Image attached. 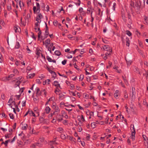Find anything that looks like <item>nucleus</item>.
<instances>
[{
	"mask_svg": "<svg viewBox=\"0 0 148 148\" xmlns=\"http://www.w3.org/2000/svg\"><path fill=\"white\" fill-rule=\"evenodd\" d=\"M60 112V109L59 107L58 106H56L55 108L54 111L53 112V113L51 114V116H52L53 115L55 114V112H56V113L55 114L57 115L56 117L57 119V120L59 121H61L63 120L62 118L60 119L59 118H58V117L61 116L60 114H58V113Z\"/></svg>",
	"mask_w": 148,
	"mask_h": 148,
	"instance_id": "f257e3e1",
	"label": "nucleus"
},
{
	"mask_svg": "<svg viewBox=\"0 0 148 148\" xmlns=\"http://www.w3.org/2000/svg\"><path fill=\"white\" fill-rule=\"evenodd\" d=\"M43 17V16L41 14L39 13L36 18V21L38 22H41V19Z\"/></svg>",
	"mask_w": 148,
	"mask_h": 148,
	"instance_id": "f03ea898",
	"label": "nucleus"
},
{
	"mask_svg": "<svg viewBox=\"0 0 148 148\" xmlns=\"http://www.w3.org/2000/svg\"><path fill=\"white\" fill-rule=\"evenodd\" d=\"M53 85L56 87V88H58H58L61 89L60 84H58V82L57 81H54L53 83Z\"/></svg>",
	"mask_w": 148,
	"mask_h": 148,
	"instance_id": "7ed1b4c3",
	"label": "nucleus"
},
{
	"mask_svg": "<svg viewBox=\"0 0 148 148\" xmlns=\"http://www.w3.org/2000/svg\"><path fill=\"white\" fill-rule=\"evenodd\" d=\"M103 48L105 51H107L108 52L109 51H110V50L112 51V49H111L110 47L108 45H104Z\"/></svg>",
	"mask_w": 148,
	"mask_h": 148,
	"instance_id": "20e7f679",
	"label": "nucleus"
},
{
	"mask_svg": "<svg viewBox=\"0 0 148 148\" xmlns=\"http://www.w3.org/2000/svg\"><path fill=\"white\" fill-rule=\"evenodd\" d=\"M38 142H40L41 143L43 144H46L47 143V142L44 140V138L43 137H40L38 140Z\"/></svg>",
	"mask_w": 148,
	"mask_h": 148,
	"instance_id": "39448f33",
	"label": "nucleus"
},
{
	"mask_svg": "<svg viewBox=\"0 0 148 148\" xmlns=\"http://www.w3.org/2000/svg\"><path fill=\"white\" fill-rule=\"evenodd\" d=\"M36 95L37 96H40L41 95V92H42V90L41 91L40 90L39 88L38 87H37L36 89Z\"/></svg>",
	"mask_w": 148,
	"mask_h": 148,
	"instance_id": "423d86ee",
	"label": "nucleus"
},
{
	"mask_svg": "<svg viewBox=\"0 0 148 148\" xmlns=\"http://www.w3.org/2000/svg\"><path fill=\"white\" fill-rule=\"evenodd\" d=\"M143 19L145 21L144 24L146 25H147L148 24V16H143Z\"/></svg>",
	"mask_w": 148,
	"mask_h": 148,
	"instance_id": "0eeeda50",
	"label": "nucleus"
},
{
	"mask_svg": "<svg viewBox=\"0 0 148 148\" xmlns=\"http://www.w3.org/2000/svg\"><path fill=\"white\" fill-rule=\"evenodd\" d=\"M33 10L34 13H36V12H37L38 10L39 11L38 13L39 12L40 9V7H39L38 8H36V6H34L33 8Z\"/></svg>",
	"mask_w": 148,
	"mask_h": 148,
	"instance_id": "6e6552de",
	"label": "nucleus"
},
{
	"mask_svg": "<svg viewBox=\"0 0 148 148\" xmlns=\"http://www.w3.org/2000/svg\"><path fill=\"white\" fill-rule=\"evenodd\" d=\"M21 125H22V128L23 130H25L27 129V125L26 124L22 123H21Z\"/></svg>",
	"mask_w": 148,
	"mask_h": 148,
	"instance_id": "1a4fd4ad",
	"label": "nucleus"
},
{
	"mask_svg": "<svg viewBox=\"0 0 148 148\" xmlns=\"http://www.w3.org/2000/svg\"><path fill=\"white\" fill-rule=\"evenodd\" d=\"M47 59L49 62H53L54 63H56V61L54 60H52V59L50 58L49 56H47Z\"/></svg>",
	"mask_w": 148,
	"mask_h": 148,
	"instance_id": "9d476101",
	"label": "nucleus"
},
{
	"mask_svg": "<svg viewBox=\"0 0 148 148\" xmlns=\"http://www.w3.org/2000/svg\"><path fill=\"white\" fill-rule=\"evenodd\" d=\"M141 4V1H139L136 2V3L135 5L138 8H140Z\"/></svg>",
	"mask_w": 148,
	"mask_h": 148,
	"instance_id": "9b49d317",
	"label": "nucleus"
},
{
	"mask_svg": "<svg viewBox=\"0 0 148 148\" xmlns=\"http://www.w3.org/2000/svg\"><path fill=\"white\" fill-rule=\"evenodd\" d=\"M45 42V46L46 47H47L48 45L50 44V40L49 38L47 39Z\"/></svg>",
	"mask_w": 148,
	"mask_h": 148,
	"instance_id": "f8f14e48",
	"label": "nucleus"
},
{
	"mask_svg": "<svg viewBox=\"0 0 148 148\" xmlns=\"http://www.w3.org/2000/svg\"><path fill=\"white\" fill-rule=\"evenodd\" d=\"M38 31L39 32L38 33V39H39L40 38V35L41 34V30L40 29V28H38V30L36 31V32H37Z\"/></svg>",
	"mask_w": 148,
	"mask_h": 148,
	"instance_id": "ddd939ff",
	"label": "nucleus"
},
{
	"mask_svg": "<svg viewBox=\"0 0 148 148\" xmlns=\"http://www.w3.org/2000/svg\"><path fill=\"white\" fill-rule=\"evenodd\" d=\"M135 133L134 132H132L131 136H130L131 139H132L133 141L135 139Z\"/></svg>",
	"mask_w": 148,
	"mask_h": 148,
	"instance_id": "4468645a",
	"label": "nucleus"
},
{
	"mask_svg": "<svg viewBox=\"0 0 148 148\" xmlns=\"http://www.w3.org/2000/svg\"><path fill=\"white\" fill-rule=\"evenodd\" d=\"M50 109V108L49 106H46L45 109L46 113L47 114H48L49 112Z\"/></svg>",
	"mask_w": 148,
	"mask_h": 148,
	"instance_id": "2eb2a0df",
	"label": "nucleus"
},
{
	"mask_svg": "<svg viewBox=\"0 0 148 148\" xmlns=\"http://www.w3.org/2000/svg\"><path fill=\"white\" fill-rule=\"evenodd\" d=\"M30 18V15L29 14H28L25 17V21H28V20Z\"/></svg>",
	"mask_w": 148,
	"mask_h": 148,
	"instance_id": "dca6fc26",
	"label": "nucleus"
},
{
	"mask_svg": "<svg viewBox=\"0 0 148 148\" xmlns=\"http://www.w3.org/2000/svg\"><path fill=\"white\" fill-rule=\"evenodd\" d=\"M125 40L126 41V45L127 46L129 47L130 45V40L129 38H126Z\"/></svg>",
	"mask_w": 148,
	"mask_h": 148,
	"instance_id": "f3484780",
	"label": "nucleus"
},
{
	"mask_svg": "<svg viewBox=\"0 0 148 148\" xmlns=\"http://www.w3.org/2000/svg\"><path fill=\"white\" fill-rule=\"evenodd\" d=\"M28 75V77H27V78H32L34 76V75H35V74L34 73H33L32 74H29Z\"/></svg>",
	"mask_w": 148,
	"mask_h": 148,
	"instance_id": "a211bd4d",
	"label": "nucleus"
},
{
	"mask_svg": "<svg viewBox=\"0 0 148 148\" xmlns=\"http://www.w3.org/2000/svg\"><path fill=\"white\" fill-rule=\"evenodd\" d=\"M45 38H46L47 37V36L49 34V30H46L45 31Z\"/></svg>",
	"mask_w": 148,
	"mask_h": 148,
	"instance_id": "6ab92c4d",
	"label": "nucleus"
},
{
	"mask_svg": "<svg viewBox=\"0 0 148 148\" xmlns=\"http://www.w3.org/2000/svg\"><path fill=\"white\" fill-rule=\"evenodd\" d=\"M119 92V91L118 90H116L114 94V97H118V94Z\"/></svg>",
	"mask_w": 148,
	"mask_h": 148,
	"instance_id": "aec40b11",
	"label": "nucleus"
},
{
	"mask_svg": "<svg viewBox=\"0 0 148 148\" xmlns=\"http://www.w3.org/2000/svg\"><path fill=\"white\" fill-rule=\"evenodd\" d=\"M36 145L37 146H38L39 147H42V145H43V144L41 143L40 142H38L37 143H36Z\"/></svg>",
	"mask_w": 148,
	"mask_h": 148,
	"instance_id": "412c9836",
	"label": "nucleus"
},
{
	"mask_svg": "<svg viewBox=\"0 0 148 148\" xmlns=\"http://www.w3.org/2000/svg\"><path fill=\"white\" fill-rule=\"evenodd\" d=\"M122 19L125 22H126V19L125 15L124 14H122Z\"/></svg>",
	"mask_w": 148,
	"mask_h": 148,
	"instance_id": "4be33fe9",
	"label": "nucleus"
},
{
	"mask_svg": "<svg viewBox=\"0 0 148 148\" xmlns=\"http://www.w3.org/2000/svg\"><path fill=\"white\" fill-rule=\"evenodd\" d=\"M20 45L19 43L18 42H16V45L15 46V48L16 49H18L20 47Z\"/></svg>",
	"mask_w": 148,
	"mask_h": 148,
	"instance_id": "5701e85b",
	"label": "nucleus"
},
{
	"mask_svg": "<svg viewBox=\"0 0 148 148\" xmlns=\"http://www.w3.org/2000/svg\"><path fill=\"white\" fill-rule=\"evenodd\" d=\"M135 88H134V90L133 89V87H132V99L133 98V97H134L135 95Z\"/></svg>",
	"mask_w": 148,
	"mask_h": 148,
	"instance_id": "b1692460",
	"label": "nucleus"
},
{
	"mask_svg": "<svg viewBox=\"0 0 148 148\" xmlns=\"http://www.w3.org/2000/svg\"><path fill=\"white\" fill-rule=\"evenodd\" d=\"M55 53L56 55L58 56H59L61 55V53L59 51H56L55 52Z\"/></svg>",
	"mask_w": 148,
	"mask_h": 148,
	"instance_id": "393cba45",
	"label": "nucleus"
},
{
	"mask_svg": "<svg viewBox=\"0 0 148 148\" xmlns=\"http://www.w3.org/2000/svg\"><path fill=\"white\" fill-rule=\"evenodd\" d=\"M9 141V140H7L5 141V142H3L2 143V144H4L5 146H7L8 143Z\"/></svg>",
	"mask_w": 148,
	"mask_h": 148,
	"instance_id": "a878e982",
	"label": "nucleus"
},
{
	"mask_svg": "<svg viewBox=\"0 0 148 148\" xmlns=\"http://www.w3.org/2000/svg\"><path fill=\"white\" fill-rule=\"evenodd\" d=\"M47 119H44L43 117H40V121L41 122H43L44 121H47Z\"/></svg>",
	"mask_w": 148,
	"mask_h": 148,
	"instance_id": "bb28decb",
	"label": "nucleus"
},
{
	"mask_svg": "<svg viewBox=\"0 0 148 148\" xmlns=\"http://www.w3.org/2000/svg\"><path fill=\"white\" fill-rule=\"evenodd\" d=\"M41 51L40 50H36V54L38 56V57L39 56L40 54L41 53L40 52Z\"/></svg>",
	"mask_w": 148,
	"mask_h": 148,
	"instance_id": "cd10ccee",
	"label": "nucleus"
},
{
	"mask_svg": "<svg viewBox=\"0 0 148 148\" xmlns=\"http://www.w3.org/2000/svg\"><path fill=\"white\" fill-rule=\"evenodd\" d=\"M16 123H14V125L13 126V129H12L11 130V131L12 132H13L15 130V128L16 127Z\"/></svg>",
	"mask_w": 148,
	"mask_h": 148,
	"instance_id": "c85d7f7f",
	"label": "nucleus"
},
{
	"mask_svg": "<svg viewBox=\"0 0 148 148\" xmlns=\"http://www.w3.org/2000/svg\"><path fill=\"white\" fill-rule=\"evenodd\" d=\"M112 52V51L111 50H110V51H109L107 53H105V56H107V57L109 56L110 55H111V53Z\"/></svg>",
	"mask_w": 148,
	"mask_h": 148,
	"instance_id": "c756f323",
	"label": "nucleus"
},
{
	"mask_svg": "<svg viewBox=\"0 0 148 148\" xmlns=\"http://www.w3.org/2000/svg\"><path fill=\"white\" fill-rule=\"evenodd\" d=\"M126 34L129 36H130L132 35V33L129 31L126 30Z\"/></svg>",
	"mask_w": 148,
	"mask_h": 148,
	"instance_id": "7c9ffc66",
	"label": "nucleus"
},
{
	"mask_svg": "<svg viewBox=\"0 0 148 148\" xmlns=\"http://www.w3.org/2000/svg\"><path fill=\"white\" fill-rule=\"evenodd\" d=\"M61 137L62 139H65L66 138V136L64 134H62L61 135Z\"/></svg>",
	"mask_w": 148,
	"mask_h": 148,
	"instance_id": "2f4dec72",
	"label": "nucleus"
},
{
	"mask_svg": "<svg viewBox=\"0 0 148 148\" xmlns=\"http://www.w3.org/2000/svg\"><path fill=\"white\" fill-rule=\"evenodd\" d=\"M58 131L60 133H62L63 130V129L62 127H59L58 130Z\"/></svg>",
	"mask_w": 148,
	"mask_h": 148,
	"instance_id": "473e14b6",
	"label": "nucleus"
},
{
	"mask_svg": "<svg viewBox=\"0 0 148 148\" xmlns=\"http://www.w3.org/2000/svg\"><path fill=\"white\" fill-rule=\"evenodd\" d=\"M131 127H132V130H133V131H132V132H134V133H135V129L134 127V126L133 125H131Z\"/></svg>",
	"mask_w": 148,
	"mask_h": 148,
	"instance_id": "72a5a7b5",
	"label": "nucleus"
},
{
	"mask_svg": "<svg viewBox=\"0 0 148 148\" xmlns=\"http://www.w3.org/2000/svg\"><path fill=\"white\" fill-rule=\"evenodd\" d=\"M94 10L93 8H89L87 10V12H90V11H92Z\"/></svg>",
	"mask_w": 148,
	"mask_h": 148,
	"instance_id": "f704fd0d",
	"label": "nucleus"
},
{
	"mask_svg": "<svg viewBox=\"0 0 148 148\" xmlns=\"http://www.w3.org/2000/svg\"><path fill=\"white\" fill-rule=\"evenodd\" d=\"M13 73H14V74H18V71L16 69H14L13 71Z\"/></svg>",
	"mask_w": 148,
	"mask_h": 148,
	"instance_id": "c9c22d12",
	"label": "nucleus"
},
{
	"mask_svg": "<svg viewBox=\"0 0 148 148\" xmlns=\"http://www.w3.org/2000/svg\"><path fill=\"white\" fill-rule=\"evenodd\" d=\"M79 117L81 118V120L82 121H85V119L82 115H81V117L80 116H79Z\"/></svg>",
	"mask_w": 148,
	"mask_h": 148,
	"instance_id": "e433bc0d",
	"label": "nucleus"
},
{
	"mask_svg": "<svg viewBox=\"0 0 148 148\" xmlns=\"http://www.w3.org/2000/svg\"><path fill=\"white\" fill-rule=\"evenodd\" d=\"M25 89L24 88H21L20 89L19 92L21 93V94L23 92Z\"/></svg>",
	"mask_w": 148,
	"mask_h": 148,
	"instance_id": "4c0bfd02",
	"label": "nucleus"
},
{
	"mask_svg": "<svg viewBox=\"0 0 148 148\" xmlns=\"http://www.w3.org/2000/svg\"><path fill=\"white\" fill-rule=\"evenodd\" d=\"M122 78L123 79V80L124 81V82L126 84L127 83V79L124 77L123 76H122Z\"/></svg>",
	"mask_w": 148,
	"mask_h": 148,
	"instance_id": "58836bf2",
	"label": "nucleus"
},
{
	"mask_svg": "<svg viewBox=\"0 0 148 148\" xmlns=\"http://www.w3.org/2000/svg\"><path fill=\"white\" fill-rule=\"evenodd\" d=\"M0 24L2 25H3L4 24V22L1 19H0Z\"/></svg>",
	"mask_w": 148,
	"mask_h": 148,
	"instance_id": "ea45409f",
	"label": "nucleus"
},
{
	"mask_svg": "<svg viewBox=\"0 0 148 148\" xmlns=\"http://www.w3.org/2000/svg\"><path fill=\"white\" fill-rule=\"evenodd\" d=\"M84 78V75H80V77L79 78V80H82Z\"/></svg>",
	"mask_w": 148,
	"mask_h": 148,
	"instance_id": "a19ab883",
	"label": "nucleus"
},
{
	"mask_svg": "<svg viewBox=\"0 0 148 148\" xmlns=\"http://www.w3.org/2000/svg\"><path fill=\"white\" fill-rule=\"evenodd\" d=\"M95 122L92 123L91 124V126L93 128H94L95 127Z\"/></svg>",
	"mask_w": 148,
	"mask_h": 148,
	"instance_id": "79ce46f5",
	"label": "nucleus"
},
{
	"mask_svg": "<svg viewBox=\"0 0 148 148\" xmlns=\"http://www.w3.org/2000/svg\"><path fill=\"white\" fill-rule=\"evenodd\" d=\"M66 61L67 60H64L62 62V63L63 65H64L66 63Z\"/></svg>",
	"mask_w": 148,
	"mask_h": 148,
	"instance_id": "37998d69",
	"label": "nucleus"
},
{
	"mask_svg": "<svg viewBox=\"0 0 148 148\" xmlns=\"http://www.w3.org/2000/svg\"><path fill=\"white\" fill-rule=\"evenodd\" d=\"M3 58L1 54L0 53V63H1L3 61Z\"/></svg>",
	"mask_w": 148,
	"mask_h": 148,
	"instance_id": "c03bdc74",
	"label": "nucleus"
},
{
	"mask_svg": "<svg viewBox=\"0 0 148 148\" xmlns=\"http://www.w3.org/2000/svg\"><path fill=\"white\" fill-rule=\"evenodd\" d=\"M10 118L12 119H14V116L12 114L10 113Z\"/></svg>",
	"mask_w": 148,
	"mask_h": 148,
	"instance_id": "a18cd8bd",
	"label": "nucleus"
},
{
	"mask_svg": "<svg viewBox=\"0 0 148 148\" xmlns=\"http://www.w3.org/2000/svg\"><path fill=\"white\" fill-rule=\"evenodd\" d=\"M29 114H32V115L33 116H35V114L32 111H30Z\"/></svg>",
	"mask_w": 148,
	"mask_h": 148,
	"instance_id": "49530a36",
	"label": "nucleus"
},
{
	"mask_svg": "<svg viewBox=\"0 0 148 148\" xmlns=\"http://www.w3.org/2000/svg\"><path fill=\"white\" fill-rule=\"evenodd\" d=\"M92 12H93V11H91V21L92 22H92L93 21V20H94V18L92 16Z\"/></svg>",
	"mask_w": 148,
	"mask_h": 148,
	"instance_id": "de8ad7c7",
	"label": "nucleus"
},
{
	"mask_svg": "<svg viewBox=\"0 0 148 148\" xmlns=\"http://www.w3.org/2000/svg\"><path fill=\"white\" fill-rule=\"evenodd\" d=\"M51 74H52L53 77H56V74L55 72L53 71Z\"/></svg>",
	"mask_w": 148,
	"mask_h": 148,
	"instance_id": "09e8293b",
	"label": "nucleus"
},
{
	"mask_svg": "<svg viewBox=\"0 0 148 148\" xmlns=\"http://www.w3.org/2000/svg\"><path fill=\"white\" fill-rule=\"evenodd\" d=\"M60 90L58 89V88H56V90L55 91V92L57 94V92H59L60 91Z\"/></svg>",
	"mask_w": 148,
	"mask_h": 148,
	"instance_id": "8fccbe9b",
	"label": "nucleus"
},
{
	"mask_svg": "<svg viewBox=\"0 0 148 148\" xmlns=\"http://www.w3.org/2000/svg\"><path fill=\"white\" fill-rule=\"evenodd\" d=\"M57 23H58V22L57 21L55 20L54 21L53 24L55 26H57Z\"/></svg>",
	"mask_w": 148,
	"mask_h": 148,
	"instance_id": "3c124183",
	"label": "nucleus"
},
{
	"mask_svg": "<svg viewBox=\"0 0 148 148\" xmlns=\"http://www.w3.org/2000/svg\"><path fill=\"white\" fill-rule=\"evenodd\" d=\"M32 37L34 38V40H36V37H35L34 36V34L32 33Z\"/></svg>",
	"mask_w": 148,
	"mask_h": 148,
	"instance_id": "603ef678",
	"label": "nucleus"
},
{
	"mask_svg": "<svg viewBox=\"0 0 148 148\" xmlns=\"http://www.w3.org/2000/svg\"><path fill=\"white\" fill-rule=\"evenodd\" d=\"M1 129L3 132H6L7 131V130L6 129L4 128L3 127H1Z\"/></svg>",
	"mask_w": 148,
	"mask_h": 148,
	"instance_id": "864d4df0",
	"label": "nucleus"
},
{
	"mask_svg": "<svg viewBox=\"0 0 148 148\" xmlns=\"http://www.w3.org/2000/svg\"><path fill=\"white\" fill-rule=\"evenodd\" d=\"M59 97L60 98H62L64 96V95L62 93H60L59 94Z\"/></svg>",
	"mask_w": 148,
	"mask_h": 148,
	"instance_id": "5fc2aeb1",
	"label": "nucleus"
},
{
	"mask_svg": "<svg viewBox=\"0 0 148 148\" xmlns=\"http://www.w3.org/2000/svg\"><path fill=\"white\" fill-rule=\"evenodd\" d=\"M126 61L127 62V64L128 65H130L132 62V61H130L128 62H127V60H126Z\"/></svg>",
	"mask_w": 148,
	"mask_h": 148,
	"instance_id": "6e6d98bb",
	"label": "nucleus"
},
{
	"mask_svg": "<svg viewBox=\"0 0 148 148\" xmlns=\"http://www.w3.org/2000/svg\"><path fill=\"white\" fill-rule=\"evenodd\" d=\"M70 89L71 90H72L74 88V86L73 84H71L70 86Z\"/></svg>",
	"mask_w": 148,
	"mask_h": 148,
	"instance_id": "4d7b16f0",
	"label": "nucleus"
},
{
	"mask_svg": "<svg viewBox=\"0 0 148 148\" xmlns=\"http://www.w3.org/2000/svg\"><path fill=\"white\" fill-rule=\"evenodd\" d=\"M23 103L22 104V106H25L26 105V101H23L22 102Z\"/></svg>",
	"mask_w": 148,
	"mask_h": 148,
	"instance_id": "13d9d810",
	"label": "nucleus"
},
{
	"mask_svg": "<svg viewBox=\"0 0 148 148\" xmlns=\"http://www.w3.org/2000/svg\"><path fill=\"white\" fill-rule=\"evenodd\" d=\"M36 81V82L38 84H41V82H40L39 79H37Z\"/></svg>",
	"mask_w": 148,
	"mask_h": 148,
	"instance_id": "bf43d9fd",
	"label": "nucleus"
},
{
	"mask_svg": "<svg viewBox=\"0 0 148 148\" xmlns=\"http://www.w3.org/2000/svg\"><path fill=\"white\" fill-rule=\"evenodd\" d=\"M47 81V83L48 84H50V82H51V80L49 79H47L46 80Z\"/></svg>",
	"mask_w": 148,
	"mask_h": 148,
	"instance_id": "052dcab7",
	"label": "nucleus"
},
{
	"mask_svg": "<svg viewBox=\"0 0 148 148\" xmlns=\"http://www.w3.org/2000/svg\"><path fill=\"white\" fill-rule=\"evenodd\" d=\"M16 138V136H14V138H13L12 140L11 141V142L12 143L14 141Z\"/></svg>",
	"mask_w": 148,
	"mask_h": 148,
	"instance_id": "680f3d73",
	"label": "nucleus"
},
{
	"mask_svg": "<svg viewBox=\"0 0 148 148\" xmlns=\"http://www.w3.org/2000/svg\"><path fill=\"white\" fill-rule=\"evenodd\" d=\"M74 65V67L77 70H79V69L77 67V66L76 65V63H75Z\"/></svg>",
	"mask_w": 148,
	"mask_h": 148,
	"instance_id": "e2e57ef3",
	"label": "nucleus"
},
{
	"mask_svg": "<svg viewBox=\"0 0 148 148\" xmlns=\"http://www.w3.org/2000/svg\"><path fill=\"white\" fill-rule=\"evenodd\" d=\"M128 23L130 24H132V21L131 19H128Z\"/></svg>",
	"mask_w": 148,
	"mask_h": 148,
	"instance_id": "0e129e2a",
	"label": "nucleus"
},
{
	"mask_svg": "<svg viewBox=\"0 0 148 148\" xmlns=\"http://www.w3.org/2000/svg\"><path fill=\"white\" fill-rule=\"evenodd\" d=\"M90 116H94V112H90Z\"/></svg>",
	"mask_w": 148,
	"mask_h": 148,
	"instance_id": "69168bd1",
	"label": "nucleus"
},
{
	"mask_svg": "<svg viewBox=\"0 0 148 148\" xmlns=\"http://www.w3.org/2000/svg\"><path fill=\"white\" fill-rule=\"evenodd\" d=\"M83 10V9L82 8H80L79 9V11L80 12H82V11Z\"/></svg>",
	"mask_w": 148,
	"mask_h": 148,
	"instance_id": "338daca9",
	"label": "nucleus"
},
{
	"mask_svg": "<svg viewBox=\"0 0 148 148\" xmlns=\"http://www.w3.org/2000/svg\"><path fill=\"white\" fill-rule=\"evenodd\" d=\"M90 135H89V134H88V135L86 137V139L88 140L90 138Z\"/></svg>",
	"mask_w": 148,
	"mask_h": 148,
	"instance_id": "774afa93",
	"label": "nucleus"
}]
</instances>
